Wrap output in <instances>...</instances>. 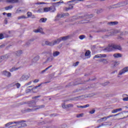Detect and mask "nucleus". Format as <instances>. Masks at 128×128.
I'll list each match as a JSON object with an SVG mask.
<instances>
[{
  "instance_id": "f257e3e1",
  "label": "nucleus",
  "mask_w": 128,
  "mask_h": 128,
  "mask_svg": "<svg viewBox=\"0 0 128 128\" xmlns=\"http://www.w3.org/2000/svg\"><path fill=\"white\" fill-rule=\"evenodd\" d=\"M28 106L29 108H28L26 110H24V112H34L35 110H40V108H44V105L37 106L36 102L34 100L28 102Z\"/></svg>"
},
{
  "instance_id": "f03ea898",
  "label": "nucleus",
  "mask_w": 128,
  "mask_h": 128,
  "mask_svg": "<svg viewBox=\"0 0 128 128\" xmlns=\"http://www.w3.org/2000/svg\"><path fill=\"white\" fill-rule=\"evenodd\" d=\"M70 38V36H65L63 37H61L56 40H54L52 42L50 41H46L45 42V44L46 46H55V44H58L62 40H68Z\"/></svg>"
},
{
  "instance_id": "7ed1b4c3",
  "label": "nucleus",
  "mask_w": 128,
  "mask_h": 128,
  "mask_svg": "<svg viewBox=\"0 0 128 128\" xmlns=\"http://www.w3.org/2000/svg\"><path fill=\"white\" fill-rule=\"evenodd\" d=\"M122 50V46L120 45L112 44L109 45L107 48H105V50H106V52H110L112 50Z\"/></svg>"
},
{
  "instance_id": "20e7f679",
  "label": "nucleus",
  "mask_w": 128,
  "mask_h": 128,
  "mask_svg": "<svg viewBox=\"0 0 128 128\" xmlns=\"http://www.w3.org/2000/svg\"><path fill=\"white\" fill-rule=\"evenodd\" d=\"M22 122L20 120V121H16V122H13V124L11 126H10V128H20V124Z\"/></svg>"
},
{
  "instance_id": "39448f33",
  "label": "nucleus",
  "mask_w": 128,
  "mask_h": 128,
  "mask_svg": "<svg viewBox=\"0 0 128 128\" xmlns=\"http://www.w3.org/2000/svg\"><path fill=\"white\" fill-rule=\"evenodd\" d=\"M30 78V74H24L22 75V76L20 77V82H24V80H28V78Z\"/></svg>"
},
{
  "instance_id": "423d86ee",
  "label": "nucleus",
  "mask_w": 128,
  "mask_h": 128,
  "mask_svg": "<svg viewBox=\"0 0 128 128\" xmlns=\"http://www.w3.org/2000/svg\"><path fill=\"white\" fill-rule=\"evenodd\" d=\"M128 72V66L122 69L121 70H120L118 74V78H120V76H122V74H126V72Z\"/></svg>"
},
{
  "instance_id": "0eeeda50",
  "label": "nucleus",
  "mask_w": 128,
  "mask_h": 128,
  "mask_svg": "<svg viewBox=\"0 0 128 128\" xmlns=\"http://www.w3.org/2000/svg\"><path fill=\"white\" fill-rule=\"evenodd\" d=\"M112 124V122H104L102 123L100 125H99L98 126L96 127V128H99L101 126H110Z\"/></svg>"
},
{
  "instance_id": "6e6552de",
  "label": "nucleus",
  "mask_w": 128,
  "mask_h": 128,
  "mask_svg": "<svg viewBox=\"0 0 128 128\" xmlns=\"http://www.w3.org/2000/svg\"><path fill=\"white\" fill-rule=\"evenodd\" d=\"M107 56L106 54H98L94 56L93 58H106Z\"/></svg>"
},
{
  "instance_id": "1a4fd4ad",
  "label": "nucleus",
  "mask_w": 128,
  "mask_h": 128,
  "mask_svg": "<svg viewBox=\"0 0 128 128\" xmlns=\"http://www.w3.org/2000/svg\"><path fill=\"white\" fill-rule=\"evenodd\" d=\"M2 74L3 76H6V78H10V76H12V74L6 70L2 72Z\"/></svg>"
},
{
  "instance_id": "9d476101",
  "label": "nucleus",
  "mask_w": 128,
  "mask_h": 128,
  "mask_svg": "<svg viewBox=\"0 0 128 128\" xmlns=\"http://www.w3.org/2000/svg\"><path fill=\"white\" fill-rule=\"evenodd\" d=\"M9 56L8 54L0 56V60H1V62H6Z\"/></svg>"
},
{
  "instance_id": "9b49d317",
  "label": "nucleus",
  "mask_w": 128,
  "mask_h": 128,
  "mask_svg": "<svg viewBox=\"0 0 128 128\" xmlns=\"http://www.w3.org/2000/svg\"><path fill=\"white\" fill-rule=\"evenodd\" d=\"M38 12H50V7L44 8L43 11H42V9L40 8L38 10Z\"/></svg>"
},
{
  "instance_id": "f8f14e48",
  "label": "nucleus",
  "mask_w": 128,
  "mask_h": 128,
  "mask_svg": "<svg viewBox=\"0 0 128 128\" xmlns=\"http://www.w3.org/2000/svg\"><path fill=\"white\" fill-rule=\"evenodd\" d=\"M100 62H102L103 64H108V61L106 58H101L99 60Z\"/></svg>"
},
{
  "instance_id": "ddd939ff",
  "label": "nucleus",
  "mask_w": 128,
  "mask_h": 128,
  "mask_svg": "<svg viewBox=\"0 0 128 128\" xmlns=\"http://www.w3.org/2000/svg\"><path fill=\"white\" fill-rule=\"evenodd\" d=\"M56 10V7L54 6L49 7V12H54Z\"/></svg>"
},
{
  "instance_id": "4468645a",
  "label": "nucleus",
  "mask_w": 128,
  "mask_h": 128,
  "mask_svg": "<svg viewBox=\"0 0 128 128\" xmlns=\"http://www.w3.org/2000/svg\"><path fill=\"white\" fill-rule=\"evenodd\" d=\"M122 108H117V109L112 110V114H116V112H122Z\"/></svg>"
},
{
  "instance_id": "2eb2a0df",
  "label": "nucleus",
  "mask_w": 128,
  "mask_h": 128,
  "mask_svg": "<svg viewBox=\"0 0 128 128\" xmlns=\"http://www.w3.org/2000/svg\"><path fill=\"white\" fill-rule=\"evenodd\" d=\"M122 100H124V102H128V95L126 94H124L122 95Z\"/></svg>"
},
{
  "instance_id": "dca6fc26",
  "label": "nucleus",
  "mask_w": 128,
  "mask_h": 128,
  "mask_svg": "<svg viewBox=\"0 0 128 128\" xmlns=\"http://www.w3.org/2000/svg\"><path fill=\"white\" fill-rule=\"evenodd\" d=\"M8 2L11 4H18V2H20V0H9Z\"/></svg>"
},
{
  "instance_id": "f3484780",
  "label": "nucleus",
  "mask_w": 128,
  "mask_h": 128,
  "mask_svg": "<svg viewBox=\"0 0 128 128\" xmlns=\"http://www.w3.org/2000/svg\"><path fill=\"white\" fill-rule=\"evenodd\" d=\"M118 24V22H110L108 23V26H116V24Z\"/></svg>"
},
{
  "instance_id": "a211bd4d",
  "label": "nucleus",
  "mask_w": 128,
  "mask_h": 128,
  "mask_svg": "<svg viewBox=\"0 0 128 128\" xmlns=\"http://www.w3.org/2000/svg\"><path fill=\"white\" fill-rule=\"evenodd\" d=\"M21 123H20V128H24L26 126V121L24 120H20Z\"/></svg>"
},
{
  "instance_id": "6ab92c4d",
  "label": "nucleus",
  "mask_w": 128,
  "mask_h": 128,
  "mask_svg": "<svg viewBox=\"0 0 128 128\" xmlns=\"http://www.w3.org/2000/svg\"><path fill=\"white\" fill-rule=\"evenodd\" d=\"M114 58H122V55L120 53L115 54H114Z\"/></svg>"
},
{
  "instance_id": "aec40b11",
  "label": "nucleus",
  "mask_w": 128,
  "mask_h": 128,
  "mask_svg": "<svg viewBox=\"0 0 128 128\" xmlns=\"http://www.w3.org/2000/svg\"><path fill=\"white\" fill-rule=\"evenodd\" d=\"M46 20H48V18H41L40 20H39V22H43V23H44V22H46Z\"/></svg>"
},
{
  "instance_id": "412c9836",
  "label": "nucleus",
  "mask_w": 128,
  "mask_h": 128,
  "mask_svg": "<svg viewBox=\"0 0 128 128\" xmlns=\"http://www.w3.org/2000/svg\"><path fill=\"white\" fill-rule=\"evenodd\" d=\"M34 32L38 33V32H42V28H40L36 30H34Z\"/></svg>"
},
{
  "instance_id": "4be33fe9",
  "label": "nucleus",
  "mask_w": 128,
  "mask_h": 128,
  "mask_svg": "<svg viewBox=\"0 0 128 128\" xmlns=\"http://www.w3.org/2000/svg\"><path fill=\"white\" fill-rule=\"evenodd\" d=\"M12 124H14V122H9L6 124H5V127L6 128H10V126H12Z\"/></svg>"
},
{
  "instance_id": "5701e85b",
  "label": "nucleus",
  "mask_w": 128,
  "mask_h": 128,
  "mask_svg": "<svg viewBox=\"0 0 128 128\" xmlns=\"http://www.w3.org/2000/svg\"><path fill=\"white\" fill-rule=\"evenodd\" d=\"M73 8H74V6H72V4L69 5L68 8H66L65 10L66 12H68V10H72Z\"/></svg>"
},
{
  "instance_id": "b1692460",
  "label": "nucleus",
  "mask_w": 128,
  "mask_h": 128,
  "mask_svg": "<svg viewBox=\"0 0 128 128\" xmlns=\"http://www.w3.org/2000/svg\"><path fill=\"white\" fill-rule=\"evenodd\" d=\"M85 56H88V58H90V51H86L85 53Z\"/></svg>"
},
{
  "instance_id": "393cba45",
  "label": "nucleus",
  "mask_w": 128,
  "mask_h": 128,
  "mask_svg": "<svg viewBox=\"0 0 128 128\" xmlns=\"http://www.w3.org/2000/svg\"><path fill=\"white\" fill-rule=\"evenodd\" d=\"M52 60H54V57L50 56V57H48V58H47V60L46 62H52Z\"/></svg>"
},
{
  "instance_id": "a878e982",
  "label": "nucleus",
  "mask_w": 128,
  "mask_h": 128,
  "mask_svg": "<svg viewBox=\"0 0 128 128\" xmlns=\"http://www.w3.org/2000/svg\"><path fill=\"white\" fill-rule=\"evenodd\" d=\"M60 52L58 51L54 52H53V56H60Z\"/></svg>"
},
{
  "instance_id": "bb28decb",
  "label": "nucleus",
  "mask_w": 128,
  "mask_h": 128,
  "mask_svg": "<svg viewBox=\"0 0 128 128\" xmlns=\"http://www.w3.org/2000/svg\"><path fill=\"white\" fill-rule=\"evenodd\" d=\"M22 54V50H18L16 52V54L17 56H20Z\"/></svg>"
},
{
  "instance_id": "cd10ccee",
  "label": "nucleus",
  "mask_w": 128,
  "mask_h": 128,
  "mask_svg": "<svg viewBox=\"0 0 128 128\" xmlns=\"http://www.w3.org/2000/svg\"><path fill=\"white\" fill-rule=\"evenodd\" d=\"M119 115H120V114H116L114 115V114L110 115L108 116L106 118H107L108 120V118H112V116H119Z\"/></svg>"
},
{
  "instance_id": "c85d7f7f",
  "label": "nucleus",
  "mask_w": 128,
  "mask_h": 128,
  "mask_svg": "<svg viewBox=\"0 0 128 128\" xmlns=\"http://www.w3.org/2000/svg\"><path fill=\"white\" fill-rule=\"evenodd\" d=\"M48 83H50V82H44V83H41L39 85H38L37 86H36L35 88H40V86H42V84H48Z\"/></svg>"
},
{
  "instance_id": "c756f323",
  "label": "nucleus",
  "mask_w": 128,
  "mask_h": 128,
  "mask_svg": "<svg viewBox=\"0 0 128 128\" xmlns=\"http://www.w3.org/2000/svg\"><path fill=\"white\" fill-rule=\"evenodd\" d=\"M13 86H15L16 88H20V83H16L14 84Z\"/></svg>"
},
{
  "instance_id": "7c9ffc66",
  "label": "nucleus",
  "mask_w": 128,
  "mask_h": 128,
  "mask_svg": "<svg viewBox=\"0 0 128 128\" xmlns=\"http://www.w3.org/2000/svg\"><path fill=\"white\" fill-rule=\"evenodd\" d=\"M12 8H13L12 6L10 5V6L6 7L5 10H12Z\"/></svg>"
},
{
  "instance_id": "2f4dec72",
  "label": "nucleus",
  "mask_w": 128,
  "mask_h": 128,
  "mask_svg": "<svg viewBox=\"0 0 128 128\" xmlns=\"http://www.w3.org/2000/svg\"><path fill=\"white\" fill-rule=\"evenodd\" d=\"M18 70V68L14 67L10 69V71L11 72H14V70Z\"/></svg>"
},
{
  "instance_id": "473e14b6",
  "label": "nucleus",
  "mask_w": 128,
  "mask_h": 128,
  "mask_svg": "<svg viewBox=\"0 0 128 128\" xmlns=\"http://www.w3.org/2000/svg\"><path fill=\"white\" fill-rule=\"evenodd\" d=\"M22 18H26V17L24 16H20L18 17V20H22Z\"/></svg>"
},
{
  "instance_id": "72a5a7b5",
  "label": "nucleus",
  "mask_w": 128,
  "mask_h": 128,
  "mask_svg": "<svg viewBox=\"0 0 128 128\" xmlns=\"http://www.w3.org/2000/svg\"><path fill=\"white\" fill-rule=\"evenodd\" d=\"M62 108H68V104H62Z\"/></svg>"
},
{
  "instance_id": "f704fd0d",
  "label": "nucleus",
  "mask_w": 128,
  "mask_h": 128,
  "mask_svg": "<svg viewBox=\"0 0 128 128\" xmlns=\"http://www.w3.org/2000/svg\"><path fill=\"white\" fill-rule=\"evenodd\" d=\"M68 108H74V104H67Z\"/></svg>"
},
{
  "instance_id": "c9c22d12",
  "label": "nucleus",
  "mask_w": 128,
  "mask_h": 128,
  "mask_svg": "<svg viewBox=\"0 0 128 128\" xmlns=\"http://www.w3.org/2000/svg\"><path fill=\"white\" fill-rule=\"evenodd\" d=\"M68 13H66L65 14H63L62 15H58V16L60 17V18H63V16H68Z\"/></svg>"
},
{
  "instance_id": "e433bc0d",
  "label": "nucleus",
  "mask_w": 128,
  "mask_h": 128,
  "mask_svg": "<svg viewBox=\"0 0 128 128\" xmlns=\"http://www.w3.org/2000/svg\"><path fill=\"white\" fill-rule=\"evenodd\" d=\"M118 64H120V62H114V68L116 66H118Z\"/></svg>"
},
{
  "instance_id": "4c0bfd02",
  "label": "nucleus",
  "mask_w": 128,
  "mask_h": 128,
  "mask_svg": "<svg viewBox=\"0 0 128 128\" xmlns=\"http://www.w3.org/2000/svg\"><path fill=\"white\" fill-rule=\"evenodd\" d=\"M79 38L80 40H84V38H86V36L84 35H82L79 36Z\"/></svg>"
},
{
  "instance_id": "58836bf2",
  "label": "nucleus",
  "mask_w": 128,
  "mask_h": 128,
  "mask_svg": "<svg viewBox=\"0 0 128 128\" xmlns=\"http://www.w3.org/2000/svg\"><path fill=\"white\" fill-rule=\"evenodd\" d=\"M40 60V56H36V57H35L34 59H33V62L34 60Z\"/></svg>"
},
{
  "instance_id": "ea45409f",
  "label": "nucleus",
  "mask_w": 128,
  "mask_h": 128,
  "mask_svg": "<svg viewBox=\"0 0 128 128\" xmlns=\"http://www.w3.org/2000/svg\"><path fill=\"white\" fill-rule=\"evenodd\" d=\"M32 84V81L29 82H28L25 84V86H30Z\"/></svg>"
},
{
  "instance_id": "a19ab883",
  "label": "nucleus",
  "mask_w": 128,
  "mask_h": 128,
  "mask_svg": "<svg viewBox=\"0 0 128 128\" xmlns=\"http://www.w3.org/2000/svg\"><path fill=\"white\" fill-rule=\"evenodd\" d=\"M116 8H120V6H122V3H118L116 4Z\"/></svg>"
},
{
  "instance_id": "79ce46f5",
  "label": "nucleus",
  "mask_w": 128,
  "mask_h": 128,
  "mask_svg": "<svg viewBox=\"0 0 128 128\" xmlns=\"http://www.w3.org/2000/svg\"><path fill=\"white\" fill-rule=\"evenodd\" d=\"M88 106H90V104H87L85 106H82V108H88Z\"/></svg>"
},
{
  "instance_id": "37998d69",
  "label": "nucleus",
  "mask_w": 128,
  "mask_h": 128,
  "mask_svg": "<svg viewBox=\"0 0 128 128\" xmlns=\"http://www.w3.org/2000/svg\"><path fill=\"white\" fill-rule=\"evenodd\" d=\"M2 38H4V36L2 34H0V40H2Z\"/></svg>"
},
{
  "instance_id": "c03bdc74",
  "label": "nucleus",
  "mask_w": 128,
  "mask_h": 128,
  "mask_svg": "<svg viewBox=\"0 0 128 128\" xmlns=\"http://www.w3.org/2000/svg\"><path fill=\"white\" fill-rule=\"evenodd\" d=\"M32 14L31 12H28L27 16L28 17L32 16Z\"/></svg>"
},
{
  "instance_id": "a18cd8bd",
  "label": "nucleus",
  "mask_w": 128,
  "mask_h": 128,
  "mask_svg": "<svg viewBox=\"0 0 128 128\" xmlns=\"http://www.w3.org/2000/svg\"><path fill=\"white\" fill-rule=\"evenodd\" d=\"M80 62H76V63H74V64H73V66H78V64H79Z\"/></svg>"
},
{
  "instance_id": "49530a36",
  "label": "nucleus",
  "mask_w": 128,
  "mask_h": 128,
  "mask_svg": "<svg viewBox=\"0 0 128 128\" xmlns=\"http://www.w3.org/2000/svg\"><path fill=\"white\" fill-rule=\"evenodd\" d=\"M94 112H96V110H93L90 112V114H94Z\"/></svg>"
},
{
  "instance_id": "de8ad7c7",
  "label": "nucleus",
  "mask_w": 128,
  "mask_h": 128,
  "mask_svg": "<svg viewBox=\"0 0 128 128\" xmlns=\"http://www.w3.org/2000/svg\"><path fill=\"white\" fill-rule=\"evenodd\" d=\"M104 122V120H102V118H100V120H97V122Z\"/></svg>"
},
{
  "instance_id": "09e8293b",
  "label": "nucleus",
  "mask_w": 128,
  "mask_h": 128,
  "mask_svg": "<svg viewBox=\"0 0 128 128\" xmlns=\"http://www.w3.org/2000/svg\"><path fill=\"white\" fill-rule=\"evenodd\" d=\"M101 118L102 119V120H103V122H106V120H108V118H106V117H104Z\"/></svg>"
},
{
  "instance_id": "8fccbe9b",
  "label": "nucleus",
  "mask_w": 128,
  "mask_h": 128,
  "mask_svg": "<svg viewBox=\"0 0 128 128\" xmlns=\"http://www.w3.org/2000/svg\"><path fill=\"white\" fill-rule=\"evenodd\" d=\"M7 16L8 18H10V16H12V13H8Z\"/></svg>"
},
{
  "instance_id": "3c124183",
  "label": "nucleus",
  "mask_w": 128,
  "mask_h": 128,
  "mask_svg": "<svg viewBox=\"0 0 128 128\" xmlns=\"http://www.w3.org/2000/svg\"><path fill=\"white\" fill-rule=\"evenodd\" d=\"M46 70H47L46 69H45V70H42V71L41 72L40 74H44V72H46Z\"/></svg>"
},
{
  "instance_id": "603ef678",
  "label": "nucleus",
  "mask_w": 128,
  "mask_h": 128,
  "mask_svg": "<svg viewBox=\"0 0 128 128\" xmlns=\"http://www.w3.org/2000/svg\"><path fill=\"white\" fill-rule=\"evenodd\" d=\"M4 23L5 24H8V18H6L4 20Z\"/></svg>"
},
{
  "instance_id": "864d4df0",
  "label": "nucleus",
  "mask_w": 128,
  "mask_h": 128,
  "mask_svg": "<svg viewBox=\"0 0 128 128\" xmlns=\"http://www.w3.org/2000/svg\"><path fill=\"white\" fill-rule=\"evenodd\" d=\"M38 82H40V80H38V79H36L33 81V82L34 83Z\"/></svg>"
},
{
  "instance_id": "5fc2aeb1",
  "label": "nucleus",
  "mask_w": 128,
  "mask_h": 128,
  "mask_svg": "<svg viewBox=\"0 0 128 128\" xmlns=\"http://www.w3.org/2000/svg\"><path fill=\"white\" fill-rule=\"evenodd\" d=\"M50 68H52V65H50V66H48V68H46V70H50Z\"/></svg>"
},
{
  "instance_id": "6e6d98bb",
  "label": "nucleus",
  "mask_w": 128,
  "mask_h": 128,
  "mask_svg": "<svg viewBox=\"0 0 128 128\" xmlns=\"http://www.w3.org/2000/svg\"><path fill=\"white\" fill-rule=\"evenodd\" d=\"M40 98V96H36L32 97V100H34V98Z\"/></svg>"
},
{
  "instance_id": "4d7b16f0",
  "label": "nucleus",
  "mask_w": 128,
  "mask_h": 128,
  "mask_svg": "<svg viewBox=\"0 0 128 128\" xmlns=\"http://www.w3.org/2000/svg\"><path fill=\"white\" fill-rule=\"evenodd\" d=\"M78 108H82V106H77Z\"/></svg>"
},
{
  "instance_id": "13d9d810",
  "label": "nucleus",
  "mask_w": 128,
  "mask_h": 128,
  "mask_svg": "<svg viewBox=\"0 0 128 128\" xmlns=\"http://www.w3.org/2000/svg\"><path fill=\"white\" fill-rule=\"evenodd\" d=\"M83 114H80L78 116H77V118H80L82 116Z\"/></svg>"
},
{
  "instance_id": "bf43d9fd",
  "label": "nucleus",
  "mask_w": 128,
  "mask_h": 128,
  "mask_svg": "<svg viewBox=\"0 0 128 128\" xmlns=\"http://www.w3.org/2000/svg\"><path fill=\"white\" fill-rule=\"evenodd\" d=\"M76 2V0H72L71 1H70V2H68V4H70V2Z\"/></svg>"
},
{
  "instance_id": "052dcab7",
  "label": "nucleus",
  "mask_w": 128,
  "mask_h": 128,
  "mask_svg": "<svg viewBox=\"0 0 128 128\" xmlns=\"http://www.w3.org/2000/svg\"><path fill=\"white\" fill-rule=\"evenodd\" d=\"M30 92V89H28L26 90V92Z\"/></svg>"
},
{
  "instance_id": "680f3d73",
  "label": "nucleus",
  "mask_w": 128,
  "mask_h": 128,
  "mask_svg": "<svg viewBox=\"0 0 128 128\" xmlns=\"http://www.w3.org/2000/svg\"><path fill=\"white\" fill-rule=\"evenodd\" d=\"M2 14L4 16H6V14H7L6 12H3Z\"/></svg>"
},
{
  "instance_id": "e2e57ef3",
  "label": "nucleus",
  "mask_w": 128,
  "mask_h": 128,
  "mask_svg": "<svg viewBox=\"0 0 128 128\" xmlns=\"http://www.w3.org/2000/svg\"><path fill=\"white\" fill-rule=\"evenodd\" d=\"M119 40H124V38L122 37H119Z\"/></svg>"
},
{
  "instance_id": "0e129e2a",
  "label": "nucleus",
  "mask_w": 128,
  "mask_h": 128,
  "mask_svg": "<svg viewBox=\"0 0 128 128\" xmlns=\"http://www.w3.org/2000/svg\"><path fill=\"white\" fill-rule=\"evenodd\" d=\"M62 2H58V4H62Z\"/></svg>"
},
{
  "instance_id": "69168bd1",
  "label": "nucleus",
  "mask_w": 128,
  "mask_h": 128,
  "mask_svg": "<svg viewBox=\"0 0 128 128\" xmlns=\"http://www.w3.org/2000/svg\"><path fill=\"white\" fill-rule=\"evenodd\" d=\"M113 35V34H112V32H110V36H112Z\"/></svg>"
},
{
  "instance_id": "338daca9",
  "label": "nucleus",
  "mask_w": 128,
  "mask_h": 128,
  "mask_svg": "<svg viewBox=\"0 0 128 128\" xmlns=\"http://www.w3.org/2000/svg\"><path fill=\"white\" fill-rule=\"evenodd\" d=\"M44 4V2H40V4Z\"/></svg>"
},
{
  "instance_id": "774afa93",
  "label": "nucleus",
  "mask_w": 128,
  "mask_h": 128,
  "mask_svg": "<svg viewBox=\"0 0 128 128\" xmlns=\"http://www.w3.org/2000/svg\"><path fill=\"white\" fill-rule=\"evenodd\" d=\"M106 124H110V123H106Z\"/></svg>"
}]
</instances>
